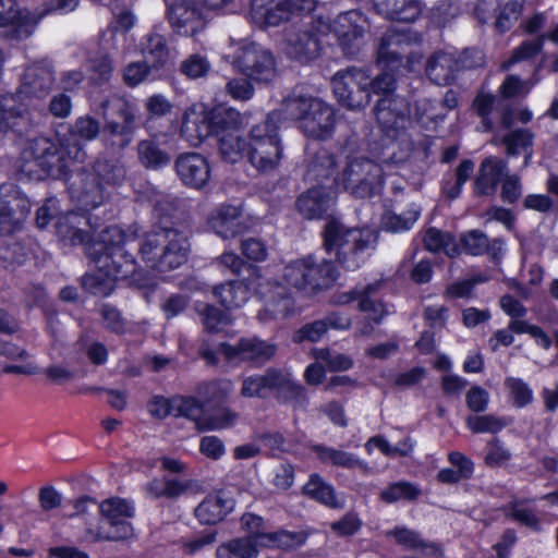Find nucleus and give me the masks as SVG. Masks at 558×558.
Here are the masks:
<instances>
[{
  "label": "nucleus",
  "mask_w": 558,
  "mask_h": 558,
  "mask_svg": "<svg viewBox=\"0 0 558 558\" xmlns=\"http://www.w3.org/2000/svg\"><path fill=\"white\" fill-rule=\"evenodd\" d=\"M98 113L104 121L102 128L96 118L87 114L75 120L70 135L85 141L100 136L104 146L112 153H120L130 146L138 129L136 105L114 94L99 102Z\"/></svg>",
  "instance_id": "f257e3e1"
},
{
  "label": "nucleus",
  "mask_w": 558,
  "mask_h": 558,
  "mask_svg": "<svg viewBox=\"0 0 558 558\" xmlns=\"http://www.w3.org/2000/svg\"><path fill=\"white\" fill-rule=\"evenodd\" d=\"M137 251L148 267L169 271L186 263L190 242L178 229L157 228L138 239Z\"/></svg>",
  "instance_id": "f03ea898"
},
{
  "label": "nucleus",
  "mask_w": 558,
  "mask_h": 558,
  "mask_svg": "<svg viewBox=\"0 0 558 558\" xmlns=\"http://www.w3.org/2000/svg\"><path fill=\"white\" fill-rule=\"evenodd\" d=\"M324 246L335 253L338 263L345 269L360 267L365 251L374 250L378 235L371 229L348 228L339 220L329 219L323 231Z\"/></svg>",
  "instance_id": "7ed1b4c3"
},
{
  "label": "nucleus",
  "mask_w": 558,
  "mask_h": 558,
  "mask_svg": "<svg viewBox=\"0 0 558 558\" xmlns=\"http://www.w3.org/2000/svg\"><path fill=\"white\" fill-rule=\"evenodd\" d=\"M271 395L278 402L292 403L294 408H304L307 403L305 388L287 369L268 367L263 374L243 379L242 397L266 399Z\"/></svg>",
  "instance_id": "20e7f679"
},
{
  "label": "nucleus",
  "mask_w": 558,
  "mask_h": 558,
  "mask_svg": "<svg viewBox=\"0 0 558 558\" xmlns=\"http://www.w3.org/2000/svg\"><path fill=\"white\" fill-rule=\"evenodd\" d=\"M328 29V25L308 14L299 16L283 31L286 54L301 64L314 61L322 54L323 37Z\"/></svg>",
  "instance_id": "39448f33"
},
{
  "label": "nucleus",
  "mask_w": 558,
  "mask_h": 558,
  "mask_svg": "<svg viewBox=\"0 0 558 558\" xmlns=\"http://www.w3.org/2000/svg\"><path fill=\"white\" fill-rule=\"evenodd\" d=\"M333 182L355 197L367 198L380 192L384 170L377 161L367 156L349 155Z\"/></svg>",
  "instance_id": "423d86ee"
},
{
  "label": "nucleus",
  "mask_w": 558,
  "mask_h": 558,
  "mask_svg": "<svg viewBox=\"0 0 558 558\" xmlns=\"http://www.w3.org/2000/svg\"><path fill=\"white\" fill-rule=\"evenodd\" d=\"M287 113L300 121L302 132L313 140L325 141L335 129L333 109L315 97L290 96L283 100Z\"/></svg>",
  "instance_id": "0eeeda50"
},
{
  "label": "nucleus",
  "mask_w": 558,
  "mask_h": 558,
  "mask_svg": "<svg viewBox=\"0 0 558 558\" xmlns=\"http://www.w3.org/2000/svg\"><path fill=\"white\" fill-rule=\"evenodd\" d=\"M250 140L247 157L251 165L263 173L277 170L282 159L279 114L272 112L265 121L254 125Z\"/></svg>",
  "instance_id": "6e6552de"
},
{
  "label": "nucleus",
  "mask_w": 558,
  "mask_h": 558,
  "mask_svg": "<svg viewBox=\"0 0 558 558\" xmlns=\"http://www.w3.org/2000/svg\"><path fill=\"white\" fill-rule=\"evenodd\" d=\"M108 236L98 244V253L94 257L96 267L105 269L114 280L126 279L136 271L135 258L126 247H133L136 240L125 234L121 229L112 227L106 230Z\"/></svg>",
  "instance_id": "1a4fd4ad"
},
{
  "label": "nucleus",
  "mask_w": 558,
  "mask_h": 558,
  "mask_svg": "<svg viewBox=\"0 0 558 558\" xmlns=\"http://www.w3.org/2000/svg\"><path fill=\"white\" fill-rule=\"evenodd\" d=\"M59 143L44 136L27 142L22 153L21 170L36 180L61 179L68 174V165Z\"/></svg>",
  "instance_id": "9d476101"
},
{
  "label": "nucleus",
  "mask_w": 558,
  "mask_h": 558,
  "mask_svg": "<svg viewBox=\"0 0 558 558\" xmlns=\"http://www.w3.org/2000/svg\"><path fill=\"white\" fill-rule=\"evenodd\" d=\"M232 65L242 75L258 83H269L277 75L272 52L254 41L239 44Z\"/></svg>",
  "instance_id": "9b49d317"
},
{
  "label": "nucleus",
  "mask_w": 558,
  "mask_h": 558,
  "mask_svg": "<svg viewBox=\"0 0 558 558\" xmlns=\"http://www.w3.org/2000/svg\"><path fill=\"white\" fill-rule=\"evenodd\" d=\"M331 85L338 101L348 109H363L371 101V77L363 69L352 66L338 71Z\"/></svg>",
  "instance_id": "f8f14e48"
},
{
  "label": "nucleus",
  "mask_w": 558,
  "mask_h": 558,
  "mask_svg": "<svg viewBox=\"0 0 558 558\" xmlns=\"http://www.w3.org/2000/svg\"><path fill=\"white\" fill-rule=\"evenodd\" d=\"M312 9L311 0H251L250 16L260 29L279 26Z\"/></svg>",
  "instance_id": "ddd939ff"
},
{
  "label": "nucleus",
  "mask_w": 558,
  "mask_h": 558,
  "mask_svg": "<svg viewBox=\"0 0 558 558\" xmlns=\"http://www.w3.org/2000/svg\"><path fill=\"white\" fill-rule=\"evenodd\" d=\"M421 41L418 34L413 32L387 29L379 38L376 47V62L387 70H398L407 54L408 48Z\"/></svg>",
  "instance_id": "4468645a"
},
{
  "label": "nucleus",
  "mask_w": 558,
  "mask_h": 558,
  "mask_svg": "<svg viewBox=\"0 0 558 558\" xmlns=\"http://www.w3.org/2000/svg\"><path fill=\"white\" fill-rule=\"evenodd\" d=\"M98 510L105 519V525L100 526L102 538L107 541H120L130 537L133 533L132 525L126 519L133 517V507L124 499L110 498L98 506Z\"/></svg>",
  "instance_id": "2eb2a0df"
},
{
  "label": "nucleus",
  "mask_w": 558,
  "mask_h": 558,
  "mask_svg": "<svg viewBox=\"0 0 558 558\" xmlns=\"http://www.w3.org/2000/svg\"><path fill=\"white\" fill-rule=\"evenodd\" d=\"M167 20L172 31L180 36L195 37L207 25L202 9L193 0H175L168 4Z\"/></svg>",
  "instance_id": "dca6fc26"
},
{
  "label": "nucleus",
  "mask_w": 558,
  "mask_h": 558,
  "mask_svg": "<svg viewBox=\"0 0 558 558\" xmlns=\"http://www.w3.org/2000/svg\"><path fill=\"white\" fill-rule=\"evenodd\" d=\"M71 199L84 210L98 207L105 201L104 189L97 175L90 171L77 170L66 179Z\"/></svg>",
  "instance_id": "f3484780"
},
{
  "label": "nucleus",
  "mask_w": 558,
  "mask_h": 558,
  "mask_svg": "<svg viewBox=\"0 0 558 558\" xmlns=\"http://www.w3.org/2000/svg\"><path fill=\"white\" fill-rule=\"evenodd\" d=\"M218 352L229 361L239 360L263 365L276 355L277 345L257 337H248L241 338L234 345L221 342Z\"/></svg>",
  "instance_id": "a211bd4d"
},
{
  "label": "nucleus",
  "mask_w": 558,
  "mask_h": 558,
  "mask_svg": "<svg viewBox=\"0 0 558 558\" xmlns=\"http://www.w3.org/2000/svg\"><path fill=\"white\" fill-rule=\"evenodd\" d=\"M28 213L29 202L15 185H0V235L11 233Z\"/></svg>",
  "instance_id": "6ab92c4d"
},
{
  "label": "nucleus",
  "mask_w": 558,
  "mask_h": 558,
  "mask_svg": "<svg viewBox=\"0 0 558 558\" xmlns=\"http://www.w3.org/2000/svg\"><path fill=\"white\" fill-rule=\"evenodd\" d=\"M360 13L357 11H348L339 14L329 27L337 38L343 56L348 58L356 57L363 45L364 29L357 25Z\"/></svg>",
  "instance_id": "aec40b11"
},
{
  "label": "nucleus",
  "mask_w": 558,
  "mask_h": 558,
  "mask_svg": "<svg viewBox=\"0 0 558 558\" xmlns=\"http://www.w3.org/2000/svg\"><path fill=\"white\" fill-rule=\"evenodd\" d=\"M376 120L387 133L403 126L410 118V105L408 100L399 95L383 96L374 109Z\"/></svg>",
  "instance_id": "412c9836"
},
{
  "label": "nucleus",
  "mask_w": 558,
  "mask_h": 558,
  "mask_svg": "<svg viewBox=\"0 0 558 558\" xmlns=\"http://www.w3.org/2000/svg\"><path fill=\"white\" fill-rule=\"evenodd\" d=\"M174 170L186 186L199 190L210 177L207 159L198 153H184L177 157Z\"/></svg>",
  "instance_id": "4be33fe9"
},
{
  "label": "nucleus",
  "mask_w": 558,
  "mask_h": 558,
  "mask_svg": "<svg viewBox=\"0 0 558 558\" xmlns=\"http://www.w3.org/2000/svg\"><path fill=\"white\" fill-rule=\"evenodd\" d=\"M374 10L384 19L412 23L423 12L424 4L421 0H372Z\"/></svg>",
  "instance_id": "5701e85b"
},
{
  "label": "nucleus",
  "mask_w": 558,
  "mask_h": 558,
  "mask_svg": "<svg viewBox=\"0 0 558 558\" xmlns=\"http://www.w3.org/2000/svg\"><path fill=\"white\" fill-rule=\"evenodd\" d=\"M507 163L498 157L485 158L478 169L477 177L474 182V193L477 196L494 195L497 186L505 178Z\"/></svg>",
  "instance_id": "b1692460"
},
{
  "label": "nucleus",
  "mask_w": 558,
  "mask_h": 558,
  "mask_svg": "<svg viewBox=\"0 0 558 558\" xmlns=\"http://www.w3.org/2000/svg\"><path fill=\"white\" fill-rule=\"evenodd\" d=\"M241 215L240 207L221 205L210 214L208 225L222 239L234 238L245 230Z\"/></svg>",
  "instance_id": "393cba45"
},
{
  "label": "nucleus",
  "mask_w": 558,
  "mask_h": 558,
  "mask_svg": "<svg viewBox=\"0 0 558 558\" xmlns=\"http://www.w3.org/2000/svg\"><path fill=\"white\" fill-rule=\"evenodd\" d=\"M338 161L336 156L326 148H318L308 153L306 178L311 181L323 182L331 177H336L338 171Z\"/></svg>",
  "instance_id": "a878e982"
},
{
  "label": "nucleus",
  "mask_w": 558,
  "mask_h": 558,
  "mask_svg": "<svg viewBox=\"0 0 558 558\" xmlns=\"http://www.w3.org/2000/svg\"><path fill=\"white\" fill-rule=\"evenodd\" d=\"M460 242L463 250L470 255L477 256L487 253L494 260L501 257L504 242L500 239L489 240L480 230H471L462 234Z\"/></svg>",
  "instance_id": "bb28decb"
},
{
  "label": "nucleus",
  "mask_w": 558,
  "mask_h": 558,
  "mask_svg": "<svg viewBox=\"0 0 558 558\" xmlns=\"http://www.w3.org/2000/svg\"><path fill=\"white\" fill-rule=\"evenodd\" d=\"M267 286L270 288L269 295H267V306L258 313V319L263 323L278 317L284 318L293 307L292 299L283 286L270 282Z\"/></svg>",
  "instance_id": "cd10ccee"
},
{
  "label": "nucleus",
  "mask_w": 558,
  "mask_h": 558,
  "mask_svg": "<svg viewBox=\"0 0 558 558\" xmlns=\"http://www.w3.org/2000/svg\"><path fill=\"white\" fill-rule=\"evenodd\" d=\"M459 71V61L450 53L437 52L426 64V74L437 85H450Z\"/></svg>",
  "instance_id": "c85d7f7f"
},
{
  "label": "nucleus",
  "mask_w": 558,
  "mask_h": 558,
  "mask_svg": "<svg viewBox=\"0 0 558 558\" xmlns=\"http://www.w3.org/2000/svg\"><path fill=\"white\" fill-rule=\"evenodd\" d=\"M85 225H87L85 216L68 213L57 218L56 231L59 238L69 244H83L89 240V234L82 229Z\"/></svg>",
  "instance_id": "c756f323"
},
{
  "label": "nucleus",
  "mask_w": 558,
  "mask_h": 558,
  "mask_svg": "<svg viewBox=\"0 0 558 558\" xmlns=\"http://www.w3.org/2000/svg\"><path fill=\"white\" fill-rule=\"evenodd\" d=\"M308 294L327 290L333 286L339 272L332 262L323 259L317 262L308 256Z\"/></svg>",
  "instance_id": "7c9ffc66"
},
{
  "label": "nucleus",
  "mask_w": 558,
  "mask_h": 558,
  "mask_svg": "<svg viewBox=\"0 0 558 558\" xmlns=\"http://www.w3.org/2000/svg\"><path fill=\"white\" fill-rule=\"evenodd\" d=\"M234 500L219 494L208 495L195 509V515L203 524H216L232 511Z\"/></svg>",
  "instance_id": "2f4dec72"
},
{
  "label": "nucleus",
  "mask_w": 558,
  "mask_h": 558,
  "mask_svg": "<svg viewBox=\"0 0 558 558\" xmlns=\"http://www.w3.org/2000/svg\"><path fill=\"white\" fill-rule=\"evenodd\" d=\"M136 153L140 163L148 170H158L171 162L170 153L155 137L141 140Z\"/></svg>",
  "instance_id": "473e14b6"
},
{
  "label": "nucleus",
  "mask_w": 558,
  "mask_h": 558,
  "mask_svg": "<svg viewBox=\"0 0 558 558\" xmlns=\"http://www.w3.org/2000/svg\"><path fill=\"white\" fill-rule=\"evenodd\" d=\"M295 206L305 218L315 219L323 217L328 211L330 199L324 189L316 186L301 194Z\"/></svg>",
  "instance_id": "72a5a7b5"
},
{
  "label": "nucleus",
  "mask_w": 558,
  "mask_h": 558,
  "mask_svg": "<svg viewBox=\"0 0 558 558\" xmlns=\"http://www.w3.org/2000/svg\"><path fill=\"white\" fill-rule=\"evenodd\" d=\"M533 137V134L526 129L510 131L502 137L501 142L506 147V155L508 157H523V161L520 166L521 169L526 168L532 158Z\"/></svg>",
  "instance_id": "f704fd0d"
},
{
  "label": "nucleus",
  "mask_w": 558,
  "mask_h": 558,
  "mask_svg": "<svg viewBox=\"0 0 558 558\" xmlns=\"http://www.w3.org/2000/svg\"><path fill=\"white\" fill-rule=\"evenodd\" d=\"M53 73L46 68H29L25 72L23 90L16 93L22 101V95H29L37 98L45 97L53 85Z\"/></svg>",
  "instance_id": "c9c22d12"
},
{
  "label": "nucleus",
  "mask_w": 558,
  "mask_h": 558,
  "mask_svg": "<svg viewBox=\"0 0 558 558\" xmlns=\"http://www.w3.org/2000/svg\"><path fill=\"white\" fill-rule=\"evenodd\" d=\"M379 288L378 283H371L363 289H353L348 293V299L344 302L359 300V308L368 314V318L374 323L379 324L386 311L384 304L373 299Z\"/></svg>",
  "instance_id": "e433bc0d"
},
{
  "label": "nucleus",
  "mask_w": 558,
  "mask_h": 558,
  "mask_svg": "<svg viewBox=\"0 0 558 558\" xmlns=\"http://www.w3.org/2000/svg\"><path fill=\"white\" fill-rule=\"evenodd\" d=\"M27 106L20 100L19 95L7 94L0 96V138L15 126V119H24L27 114Z\"/></svg>",
  "instance_id": "4c0bfd02"
},
{
  "label": "nucleus",
  "mask_w": 558,
  "mask_h": 558,
  "mask_svg": "<svg viewBox=\"0 0 558 558\" xmlns=\"http://www.w3.org/2000/svg\"><path fill=\"white\" fill-rule=\"evenodd\" d=\"M180 132L192 146H198L214 132L209 114L185 116Z\"/></svg>",
  "instance_id": "58836bf2"
},
{
  "label": "nucleus",
  "mask_w": 558,
  "mask_h": 558,
  "mask_svg": "<svg viewBox=\"0 0 558 558\" xmlns=\"http://www.w3.org/2000/svg\"><path fill=\"white\" fill-rule=\"evenodd\" d=\"M387 535L393 536L396 542L407 549L421 550L423 554L434 558L442 556L441 550L435 544L426 543L418 533L404 526H398L387 532Z\"/></svg>",
  "instance_id": "ea45409f"
},
{
  "label": "nucleus",
  "mask_w": 558,
  "mask_h": 558,
  "mask_svg": "<svg viewBox=\"0 0 558 558\" xmlns=\"http://www.w3.org/2000/svg\"><path fill=\"white\" fill-rule=\"evenodd\" d=\"M214 294L226 308H239L250 299L248 287L241 280L229 281L215 287Z\"/></svg>",
  "instance_id": "a19ab883"
},
{
  "label": "nucleus",
  "mask_w": 558,
  "mask_h": 558,
  "mask_svg": "<svg viewBox=\"0 0 558 558\" xmlns=\"http://www.w3.org/2000/svg\"><path fill=\"white\" fill-rule=\"evenodd\" d=\"M314 451L316 452L317 458L324 463H330L333 466L349 470L361 469L365 473L368 471L367 464L356 458L353 453L325 446H315Z\"/></svg>",
  "instance_id": "79ce46f5"
},
{
  "label": "nucleus",
  "mask_w": 558,
  "mask_h": 558,
  "mask_svg": "<svg viewBox=\"0 0 558 558\" xmlns=\"http://www.w3.org/2000/svg\"><path fill=\"white\" fill-rule=\"evenodd\" d=\"M142 52L147 61H150L153 70L162 69L169 59V49L163 36L159 34H149L142 44Z\"/></svg>",
  "instance_id": "37998d69"
},
{
  "label": "nucleus",
  "mask_w": 558,
  "mask_h": 558,
  "mask_svg": "<svg viewBox=\"0 0 558 558\" xmlns=\"http://www.w3.org/2000/svg\"><path fill=\"white\" fill-rule=\"evenodd\" d=\"M208 114L214 132L217 134L220 132L222 134L238 132V129L242 125L241 113L233 108L217 107Z\"/></svg>",
  "instance_id": "c03bdc74"
},
{
  "label": "nucleus",
  "mask_w": 558,
  "mask_h": 558,
  "mask_svg": "<svg viewBox=\"0 0 558 558\" xmlns=\"http://www.w3.org/2000/svg\"><path fill=\"white\" fill-rule=\"evenodd\" d=\"M424 245L426 250L433 253L444 251L449 257H454L460 252L454 236L436 228H429L426 230L424 235Z\"/></svg>",
  "instance_id": "a18cd8bd"
},
{
  "label": "nucleus",
  "mask_w": 558,
  "mask_h": 558,
  "mask_svg": "<svg viewBox=\"0 0 558 558\" xmlns=\"http://www.w3.org/2000/svg\"><path fill=\"white\" fill-rule=\"evenodd\" d=\"M308 256L289 263L283 269V281L298 291L308 294Z\"/></svg>",
  "instance_id": "49530a36"
},
{
  "label": "nucleus",
  "mask_w": 558,
  "mask_h": 558,
  "mask_svg": "<svg viewBox=\"0 0 558 558\" xmlns=\"http://www.w3.org/2000/svg\"><path fill=\"white\" fill-rule=\"evenodd\" d=\"M23 19L15 0H0V26H11L13 38L22 39L28 36L26 27L22 24Z\"/></svg>",
  "instance_id": "de8ad7c7"
},
{
  "label": "nucleus",
  "mask_w": 558,
  "mask_h": 558,
  "mask_svg": "<svg viewBox=\"0 0 558 558\" xmlns=\"http://www.w3.org/2000/svg\"><path fill=\"white\" fill-rule=\"evenodd\" d=\"M303 493L330 508L336 509L341 507L335 495L333 488L324 482L317 474H313L311 476L310 481L303 487Z\"/></svg>",
  "instance_id": "09e8293b"
},
{
  "label": "nucleus",
  "mask_w": 558,
  "mask_h": 558,
  "mask_svg": "<svg viewBox=\"0 0 558 558\" xmlns=\"http://www.w3.org/2000/svg\"><path fill=\"white\" fill-rule=\"evenodd\" d=\"M218 148L225 161L234 163L243 158L246 142L238 132H227L219 136Z\"/></svg>",
  "instance_id": "8fccbe9b"
},
{
  "label": "nucleus",
  "mask_w": 558,
  "mask_h": 558,
  "mask_svg": "<svg viewBox=\"0 0 558 558\" xmlns=\"http://www.w3.org/2000/svg\"><path fill=\"white\" fill-rule=\"evenodd\" d=\"M114 281L108 271L97 267V270L82 277V287L92 294L107 296L113 291Z\"/></svg>",
  "instance_id": "3c124183"
},
{
  "label": "nucleus",
  "mask_w": 558,
  "mask_h": 558,
  "mask_svg": "<svg viewBox=\"0 0 558 558\" xmlns=\"http://www.w3.org/2000/svg\"><path fill=\"white\" fill-rule=\"evenodd\" d=\"M468 428L474 433L496 434L507 427L509 422L506 417L496 414L469 415L465 418Z\"/></svg>",
  "instance_id": "603ef678"
},
{
  "label": "nucleus",
  "mask_w": 558,
  "mask_h": 558,
  "mask_svg": "<svg viewBox=\"0 0 558 558\" xmlns=\"http://www.w3.org/2000/svg\"><path fill=\"white\" fill-rule=\"evenodd\" d=\"M179 71L190 80L203 78L211 71V63L205 54L191 53L180 62Z\"/></svg>",
  "instance_id": "864d4df0"
},
{
  "label": "nucleus",
  "mask_w": 558,
  "mask_h": 558,
  "mask_svg": "<svg viewBox=\"0 0 558 558\" xmlns=\"http://www.w3.org/2000/svg\"><path fill=\"white\" fill-rule=\"evenodd\" d=\"M29 256L25 246L14 239L4 240L0 244V260L4 267H15L23 265Z\"/></svg>",
  "instance_id": "5fc2aeb1"
},
{
  "label": "nucleus",
  "mask_w": 558,
  "mask_h": 558,
  "mask_svg": "<svg viewBox=\"0 0 558 558\" xmlns=\"http://www.w3.org/2000/svg\"><path fill=\"white\" fill-rule=\"evenodd\" d=\"M420 215V210L417 208H411L410 210L396 214V213H386L383 216V227L387 231L391 232H402L412 228L415 223Z\"/></svg>",
  "instance_id": "6e6d98bb"
},
{
  "label": "nucleus",
  "mask_w": 558,
  "mask_h": 558,
  "mask_svg": "<svg viewBox=\"0 0 558 558\" xmlns=\"http://www.w3.org/2000/svg\"><path fill=\"white\" fill-rule=\"evenodd\" d=\"M420 489L409 482H398L389 485L380 493L385 502L391 504L398 500H415L420 496Z\"/></svg>",
  "instance_id": "4d7b16f0"
},
{
  "label": "nucleus",
  "mask_w": 558,
  "mask_h": 558,
  "mask_svg": "<svg viewBox=\"0 0 558 558\" xmlns=\"http://www.w3.org/2000/svg\"><path fill=\"white\" fill-rule=\"evenodd\" d=\"M545 41V36L541 35L536 39L523 41L517 49H514L511 58L501 64L502 70H508L512 64L529 60L537 56Z\"/></svg>",
  "instance_id": "13d9d810"
},
{
  "label": "nucleus",
  "mask_w": 558,
  "mask_h": 558,
  "mask_svg": "<svg viewBox=\"0 0 558 558\" xmlns=\"http://www.w3.org/2000/svg\"><path fill=\"white\" fill-rule=\"evenodd\" d=\"M95 173L97 179L108 184H119L125 178V169L118 161L113 160H99L95 163Z\"/></svg>",
  "instance_id": "bf43d9fd"
},
{
  "label": "nucleus",
  "mask_w": 558,
  "mask_h": 558,
  "mask_svg": "<svg viewBox=\"0 0 558 558\" xmlns=\"http://www.w3.org/2000/svg\"><path fill=\"white\" fill-rule=\"evenodd\" d=\"M376 446L387 457H408L412 451L413 445L411 439L407 437L397 446H391L383 436H374L368 439L365 448L371 452V447Z\"/></svg>",
  "instance_id": "052dcab7"
},
{
  "label": "nucleus",
  "mask_w": 558,
  "mask_h": 558,
  "mask_svg": "<svg viewBox=\"0 0 558 558\" xmlns=\"http://www.w3.org/2000/svg\"><path fill=\"white\" fill-rule=\"evenodd\" d=\"M197 312L203 317L205 329L210 332L218 331L220 326L228 325L230 322L223 311L210 304L197 305Z\"/></svg>",
  "instance_id": "680f3d73"
},
{
  "label": "nucleus",
  "mask_w": 558,
  "mask_h": 558,
  "mask_svg": "<svg viewBox=\"0 0 558 558\" xmlns=\"http://www.w3.org/2000/svg\"><path fill=\"white\" fill-rule=\"evenodd\" d=\"M59 147L62 151V157L65 161V165H68V170L70 169V162L82 163L86 159L85 150L83 149L81 143L73 136H64L60 138Z\"/></svg>",
  "instance_id": "e2e57ef3"
},
{
  "label": "nucleus",
  "mask_w": 558,
  "mask_h": 558,
  "mask_svg": "<svg viewBox=\"0 0 558 558\" xmlns=\"http://www.w3.org/2000/svg\"><path fill=\"white\" fill-rule=\"evenodd\" d=\"M505 386L509 389L513 403L517 407L522 408L532 402V390L522 379L508 377L505 380Z\"/></svg>",
  "instance_id": "0e129e2a"
},
{
  "label": "nucleus",
  "mask_w": 558,
  "mask_h": 558,
  "mask_svg": "<svg viewBox=\"0 0 558 558\" xmlns=\"http://www.w3.org/2000/svg\"><path fill=\"white\" fill-rule=\"evenodd\" d=\"M92 78L99 84L109 82L113 73V62L108 54H100L93 58L89 62Z\"/></svg>",
  "instance_id": "69168bd1"
},
{
  "label": "nucleus",
  "mask_w": 558,
  "mask_h": 558,
  "mask_svg": "<svg viewBox=\"0 0 558 558\" xmlns=\"http://www.w3.org/2000/svg\"><path fill=\"white\" fill-rule=\"evenodd\" d=\"M153 71L147 61L131 62L123 70V81L129 87H135L144 82Z\"/></svg>",
  "instance_id": "338daca9"
},
{
  "label": "nucleus",
  "mask_w": 558,
  "mask_h": 558,
  "mask_svg": "<svg viewBox=\"0 0 558 558\" xmlns=\"http://www.w3.org/2000/svg\"><path fill=\"white\" fill-rule=\"evenodd\" d=\"M326 332L325 323H323L322 319H317L298 329L293 335V341L295 343H302L304 341L316 342L320 340Z\"/></svg>",
  "instance_id": "774afa93"
}]
</instances>
